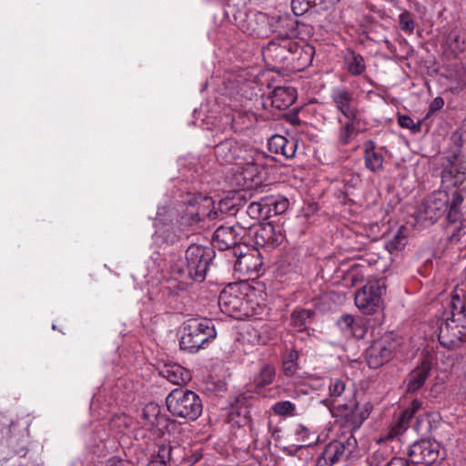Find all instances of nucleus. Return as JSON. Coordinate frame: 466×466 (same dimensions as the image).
Returning a JSON list of instances; mask_svg holds the SVG:
<instances>
[{
    "label": "nucleus",
    "instance_id": "f257e3e1",
    "mask_svg": "<svg viewBox=\"0 0 466 466\" xmlns=\"http://www.w3.org/2000/svg\"><path fill=\"white\" fill-rule=\"evenodd\" d=\"M215 257L210 247L193 244L185 251L184 258H178L172 266L171 271L179 280L187 285L192 281H203L208 268Z\"/></svg>",
    "mask_w": 466,
    "mask_h": 466
},
{
    "label": "nucleus",
    "instance_id": "f03ea898",
    "mask_svg": "<svg viewBox=\"0 0 466 466\" xmlns=\"http://www.w3.org/2000/svg\"><path fill=\"white\" fill-rule=\"evenodd\" d=\"M216 337L217 330L211 319H189L181 328L180 350L188 353H197Z\"/></svg>",
    "mask_w": 466,
    "mask_h": 466
},
{
    "label": "nucleus",
    "instance_id": "7ed1b4c3",
    "mask_svg": "<svg viewBox=\"0 0 466 466\" xmlns=\"http://www.w3.org/2000/svg\"><path fill=\"white\" fill-rule=\"evenodd\" d=\"M169 412L187 420H196L202 413L203 405L199 396L192 390L177 388L166 399Z\"/></svg>",
    "mask_w": 466,
    "mask_h": 466
},
{
    "label": "nucleus",
    "instance_id": "20e7f679",
    "mask_svg": "<svg viewBox=\"0 0 466 466\" xmlns=\"http://www.w3.org/2000/svg\"><path fill=\"white\" fill-rule=\"evenodd\" d=\"M372 408L370 402L360 405L356 399H351L349 402L339 404L333 411L336 417L340 418L341 426L349 435H353L369 418Z\"/></svg>",
    "mask_w": 466,
    "mask_h": 466
},
{
    "label": "nucleus",
    "instance_id": "39448f33",
    "mask_svg": "<svg viewBox=\"0 0 466 466\" xmlns=\"http://www.w3.org/2000/svg\"><path fill=\"white\" fill-rule=\"evenodd\" d=\"M451 315L439 324L438 340L442 347L455 350L466 342V319Z\"/></svg>",
    "mask_w": 466,
    "mask_h": 466
},
{
    "label": "nucleus",
    "instance_id": "423d86ee",
    "mask_svg": "<svg viewBox=\"0 0 466 466\" xmlns=\"http://www.w3.org/2000/svg\"><path fill=\"white\" fill-rule=\"evenodd\" d=\"M386 291L383 280L368 281L355 295V304L364 314H374L382 303V295Z\"/></svg>",
    "mask_w": 466,
    "mask_h": 466
},
{
    "label": "nucleus",
    "instance_id": "0eeeda50",
    "mask_svg": "<svg viewBox=\"0 0 466 466\" xmlns=\"http://www.w3.org/2000/svg\"><path fill=\"white\" fill-rule=\"evenodd\" d=\"M399 347V341L392 333L385 334L373 343L366 350V360L370 368L378 369L389 362L394 356Z\"/></svg>",
    "mask_w": 466,
    "mask_h": 466
},
{
    "label": "nucleus",
    "instance_id": "6e6552de",
    "mask_svg": "<svg viewBox=\"0 0 466 466\" xmlns=\"http://www.w3.org/2000/svg\"><path fill=\"white\" fill-rule=\"evenodd\" d=\"M356 447L357 440L352 434L334 440L326 445L315 466H333L346 454H351Z\"/></svg>",
    "mask_w": 466,
    "mask_h": 466
},
{
    "label": "nucleus",
    "instance_id": "1a4fd4ad",
    "mask_svg": "<svg viewBox=\"0 0 466 466\" xmlns=\"http://www.w3.org/2000/svg\"><path fill=\"white\" fill-rule=\"evenodd\" d=\"M411 464L431 466L441 460V444L432 440H420L411 444L408 451Z\"/></svg>",
    "mask_w": 466,
    "mask_h": 466
},
{
    "label": "nucleus",
    "instance_id": "9d476101",
    "mask_svg": "<svg viewBox=\"0 0 466 466\" xmlns=\"http://www.w3.org/2000/svg\"><path fill=\"white\" fill-rule=\"evenodd\" d=\"M248 234V229L239 224L234 226H219L212 237L214 248L219 250H238L242 247V241Z\"/></svg>",
    "mask_w": 466,
    "mask_h": 466
},
{
    "label": "nucleus",
    "instance_id": "9b49d317",
    "mask_svg": "<svg viewBox=\"0 0 466 466\" xmlns=\"http://www.w3.org/2000/svg\"><path fill=\"white\" fill-rule=\"evenodd\" d=\"M233 255L237 258L234 262L235 271L243 275L258 274L260 271L262 260L257 249H250L244 245L234 251Z\"/></svg>",
    "mask_w": 466,
    "mask_h": 466
},
{
    "label": "nucleus",
    "instance_id": "f8f14e48",
    "mask_svg": "<svg viewBox=\"0 0 466 466\" xmlns=\"http://www.w3.org/2000/svg\"><path fill=\"white\" fill-rule=\"evenodd\" d=\"M328 390V396L322 402L333 410L338 408L339 404L349 402L351 399H356L354 390L347 387L346 380L342 379H329Z\"/></svg>",
    "mask_w": 466,
    "mask_h": 466
},
{
    "label": "nucleus",
    "instance_id": "ddd939ff",
    "mask_svg": "<svg viewBox=\"0 0 466 466\" xmlns=\"http://www.w3.org/2000/svg\"><path fill=\"white\" fill-rule=\"evenodd\" d=\"M248 229V234L252 235L254 243L257 247L273 248L279 246L283 239V235L275 227L267 223L257 227H250Z\"/></svg>",
    "mask_w": 466,
    "mask_h": 466
},
{
    "label": "nucleus",
    "instance_id": "4468645a",
    "mask_svg": "<svg viewBox=\"0 0 466 466\" xmlns=\"http://www.w3.org/2000/svg\"><path fill=\"white\" fill-rule=\"evenodd\" d=\"M296 100V90L291 86H277L263 99L262 106L265 109L276 108L285 110Z\"/></svg>",
    "mask_w": 466,
    "mask_h": 466
},
{
    "label": "nucleus",
    "instance_id": "2eb2a0df",
    "mask_svg": "<svg viewBox=\"0 0 466 466\" xmlns=\"http://www.w3.org/2000/svg\"><path fill=\"white\" fill-rule=\"evenodd\" d=\"M292 43L291 39L277 37L262 49V55L265 59H269L274 63L284 64L289 61Z\"/></svg>",
    "mask_w": 466,
    "mask_h": 466
},
{
    "label": "nucleus",
    "instance_id": "dca6fc26",
    "mask_svg": "<svg viewBox=\"0 0 466 466\" xmlns=\"http://www.w3.org/2000/svg\"><path fill=\"white\" fill-rule=\"evenodd\" d=\"M337 139L339 145H349L360 132V119L358 115L338 116Z\"/></svg>",
    "mask_w": 466,
    "mask_h": 466
},
{
    "label": "nucleus",
    "instance_id": "f3484780",
    "mask_svg": "<svg viewBox=\"0 0 466 466\" xmlns=\"http://www.w3.org/2000/svg\"><path fill=\"white\" fill-rule=\"evenodd\" d=\"M331 100L341 116L358 115V108L353 105V93L345 86H337L331 89Z\"/></svg>",
    "mask_w": 466,
    "mask_h": 466
},
{
    "label": "nucleus",
    "instance_id": "a211bd4d",
    "mask_svg": "<svg viewBox=\"0 0 466 466\" xmlns=\"http://www.w3.org/2000/svg\"><path fill=\"white\" fill-rule=\"evenodd\" d=\"M273 18L267 14L257 12L248 15L246 32L257 37H267L273 29Z\"/></svg>",
    "mask_w": 466,
    "mask_h": 466
},
{
    "label": "nucleus",
    "instance_id": "6ab92c4d",
    "mask_svg": "<svg viewBox=\"0 0 466 466\" xmlns=\"http://www.w3.org/2000/svg\"><path fill=\"white\" fill-rule=\"evenodd\" d=\"M314 54L315 49L311 45L300 46L298 42L293 41L288 63H291L293 67L299 71L304 70L311 65Z\"/></svg>",
    "mask_w": 466,
    "mask_h": 466
},
{
    "label": "nucleus",
    "instance_id": "aec40b11",
    "mask_svg": "<svg viewBox=\"0 0 466 466\" xmlns=\"http://www.w3.org/2000/svg\"><path fill=\"white\" fill-rule=\"evenodd\" d=\"M143 419L151 430L159 433L167 428L169 422V419L162 413L161 407L154 402H150L144 407Z\"/></svg>",
    "mask_w": 466,
    "mask_h": 466
},
{
    "label": "nucleus",
    "instance_id": "412c9836",
    "mask_svg": "<svg viewBox=\"0 0 466 466\" xmlns=\"http://www.w3.org/2000/svg\"><path fill=\"white\" fill-rule=\"evenodd\" d=\"M377 148L373 140H367L363 145L365 167L371 172L377 173L383 169L384 157Z\"/></svg>",
    "mask_w": 466,
    "mask_h": 466
},
{
    "label": "nucleus",
    "instance_id": "4be33fe9",
    "mask_svg": "<svg viewBox=\"0 0 466 466\" xmlns=\"http://www.w3.org/2000/svg\"><path fill=\"white\" fill-rule=\"evenodd\" d=\"M431 370V365L430 361L424 359L421 363L410 373L407 381V390L409 392L419 390L424 385Z\"/></svg>",
    "mask_w": 466,
    "mask_h": 466
},
{
    "label": "nucleus",
    "instance_id": "5701e85b",
    "mask_svg": "<svg viewBox=\"0 0 466 466\" xmlns=\"http://www.w3.org/2000/svg\"><path fill=\"white\" fill-rule=\"evenodd\" d=\"M155 228L156 229L155 233L153 234V240L157 245H171L177 242L182 237L180 228H176L171 223L164 224L162 226H156Z\"/></svg>",
    "mask_w": 466,
    "mask_h": 466
},
{
    "label": "nucleus",
    "instance_id": "b1692460",
    "mask_svg": "<svg viewBox=\"0 0 466 466\" xmlns=\"http://www.w3.org/2000/svg\"><path fill=\"white\" fill-rule=\"evenodd\" d=\"M276 378V368L273 364L263 362L254 375L253 385L255 391L260 393L267 386L271 385Z\"/></svg>",
    "mask_w": 466,
    "mask_h": 466
},
{
    "label": "nucleus",
    "instance_id": "393cba45",
    "mask_svg": "<svg viewBox=\"0 0 466 466\" xmlns=\"http://www.w3.org/2000/svg\"><path fill=\"white\" fill-rule=\"evenodd\" d=\"M420 408V403L418 400L412 401L410 407L400 413L394 425L390 428L388 438L393 439L401 434L408 428L410 420Z\"/></svg>",
    "mask_w": 466,
    "mask_h": 466
},
{
    "label": "nucleus",
    "instance_id": "a878e982",
    "mask_svg": "<svg viewBox=\"0 0 466 466\" xmlns=\"http://www.w3.org/2000/svg\"><path fill=\"white\" fill-rule=\"evenodd\" d=\"M420 408V403L418 400L412 401L410 407L400 413L394 425L390 428L388 438L393 439L401 434L408 428L410 420Z\"/></svg>",
    "mask_w": 466,
    "mask_h": 466
},
{
    "label": "nucleus",
    "instance_id": "bb28decb",
    "mask_svg": "<svg viewBox=\"0 0 466 466\" xmlns=\"http://www.w3.org/2000/svg\"><path fill=\"white\" fill-rule=\"evenodd\" d=\"M239 148L237 143L233 140L227 139L215 147V155L218 160L225 164L232 163L234 160L238 158Z\"/></svg>",
    "mask_w": 466,
    "mask_h": 466
},
{
    "label": "nucleus",
    "instance_id": "cd10ccee",
    "mask_svg": "<svg viewBox=\"0 0 466 466\" xmlns=\"http://www.w3.org/2000/svg\"><path fill=\"white\" fill-rule=\"evenodd\" d=\"M181 450L178 446H172L170 443H164L158 446L157 455L150 461L148 466H166L168 462L175 461Z\"/></svg>",
    "mask_w": 466,
    "mask_h": 466
},
{
    "label": "nucleus",
    "instance_id": "c85d7f7f",
    "mask_svg": "<svg viewBox=\"0 0 466 466\" xmlns=\"http://www.w3.org/2000/svg\"><path fill=\"white\" fill-rule=\"evenodd\" d=\"M449 307L451 314L459 315L461 319H466V287L457 288L452 292Z\"/></svg>",
    "mask_w": 466,
    "mask_h": 466
},
{
    "label": "nucleus",
    "instance_id": "c756f323",
    "mask_svg": "<svg viewBox=\"0 0 466 466\" xmlns=\"http://www.w3.org/2000/svg\"><path fill=\"white\" fill-rule=\"evenodd\" d=\"M299 353L295 349H286L282 354V372L287 377H293L299 370Z\"/></svg>",
    "mask_w": 466,
    "mask_h": 466
},
{
    "label": "nucleus",
    "instance_id": "7c9ffc66",
    "mask_svg": "<svg viewBox=\"0 0 466 466\" xmlns=\"http://www.w3.org/2000/svg\"><path fill=\"white\" fill-rule=\"evenodd\" d=\"M162 374L168 381L177 385L185 384L191 379L189 371L177 364L166 367Z\"/></svg>",
    "mask_w": 466,
    "mask_h": 466
},
{
    "label": "nucleus",
    "instance_id": "2f4dec72",
    "mask_svg": "<svg viewBox=\"0 0 466 466\" xmlns=\"http://www.w3.org/2000/svg\"><path fill=\"white\" fill-rule=\"evenodd\" d=\"M268 218L283 214L289 208V200L282 196H268L264 198Z\"/></svg>",
    "mask_w": 466,
    "mask_h": 466
},
{
    "label": "nucleus",
    "instance_id": "473e14b6",
    "mask_svg": "<svg viewBox=\"0 0 466 466\" xmlns=\"http://www.w3.org/2000/svg\"><path fill=\"white\" fill-rule=\"evenodd\" d=\"M296 20L289 17V15L279 17L273 25L272 32H278V37L291 39L296 35Z\"/></svg>",
    "mask_w": 466,
    "mask_h": 466
},
{
    "label": "nucleus",
    "instance_id": "72a5a7b5",
    "mask_svg": "<svg viewBox=\"0 0 466 466\" xmlns=\"http://www.w3.org/2000/svg\"><path fill=\"white\" fill-rule=\"evenodd\" d=\"M254 115L249 112H235L231 118V128L236 133H241L250 128L254 124Z\"/></svg>",
    "mask_w": 466,
    "mask_h": 466
},
{
    "label": "nucleus",
    "instance_id": "f704fd0d",
    "mask_svg": "<svg viewBox=\"0 0 466 466\" xmlns=\"http://www.w3.org/2000/svg\"><path fill=\"white\" fill-rule=\"evenodd\" d=\"M218 306L225 314L233 315L239 309L240 299L237 296L223 291L218 297Z\"/></svg>",
    "mask_w": 466,
    "mask_h": 466
},
{
    "label": "nucleus",
    "instance_id": "c9c22d12",
    "mask_svg": "<svg viewBox=\"0 0 466 466\" xmlns=\"http://www.w3.org/2000/svg\"><path fill=\"white\" fill-rule=\"evenodd\" d=\"M345 64L347 70L353 76H360L366 70L364 58L354 52L345 56Z\"/></svg>",
    "mask_w": 466,
    "mask_h": 466
},
{
    "label": "nucleus",
    "instance_id": "e433bc0d",
    "mask_svg": "<svg viewBox=\"0 0 466 466\" xmlns=\"http://www.w3.org/2000/svg\"><path fill=\"white\" fill-rule=\"evenodd\" d=\"M407 228L400 227L393 237L386 242V248L390 253L401 250L407 244Z\"/></svg>",
    "mask_w": 466,
    "mask_h": 466
},
{
    "label": "nucleus",
    "instance_id": "4c0bfd02",
    "mask_svg": "<svg viewBox=\"0 0 466 466\" xmlns=\"http://www.w3.org/2000/svg\"><path fill=\"white\" fill-rule=\"evenodd\" d=\"M312 313L307 309L295 310L290 317V324L297 331H303L307 329L308 320Z\"/></svg>",
    "mask_w": 466,
    "mask_h": 466
},
{
    "label": "nucleus",
    "instance_id": "58836bf2",
    "mask_svg": "<svg viewBox=\"0 0 466 466\" xmlns=\"http://www.w3.org/2000/svg\"><path fill=\"white\" fill-rule=\"evenodd\" d=\"M448 203V198L445 194L439 193L431 196L427 201V212L433 213V215L437 216L436 211L441 210L446 207Z\"/></svg>",
    "mask_w": 466,
    "mask_h": 466
},
{
    "label": "nucleus",
    "instance_id": "ea45409f",
    "mask_svg": "<svg viewBox=\"0 0 466 466\" xmlns=\"http://www.w3.org/2000/svg\"><path fill=\"white\" fill-rule=\"evenodd\" d=\"M177 212L170 207H158L154 226H162L173 221Z\"/></svg>",
    "mask_w": 466,
    "mask_h": 466
},
{
    "label": "nucleus",
    "instance_id": "a19ab883",
    "mask_svg": "<svg viewBox=\"0 0 466 466\" xmlns=\"http://www.w3.org/2000/svg\"><path fill=\"white\" fill-rule=\"evenodd\" d=\"M446 44L454 55L461 53L465 47L464 40L461 39L457 30H452L449 33Z\"/></svg>",
    "mask_w": 466,
    "mask_h": 466
},
{
    "label": "nucleus",
    "instance_id": "79ce46f5",
    "mask_svg": "<svg viewBox=\"0 0 466 466\" xmlns=\"http://www.w3.org/2000/svg\"><path fill=\"white\" fill-rule=\"evenodd\" d=\"M271 410L279 416H294L296 405L289 400H281L274 403Z\"/></svg>",
    "mask_w": 466,
    "mask_h": 466
},
{
    "label": "nucleus",
    "instance_id": "37998d69",
    "mask_svg": "<svg viewBox=\"0 0 466 466\" xmlns=\"http://www.w3.org/2000/svg\"><path fill=\"white\" fill-rule=\"evenodd\" d=\"M266 210L265 200L262 198L259 201H254L248 206L247 213L248 215L254 218H267L268 214L264 213Z\"/></svg>",
    "mask_w": 466,
    "mask_h": 466
},
{
    "label": "nucleus",
    "instance_id": "c03bdc74",
    "mask_svg": "<svg viewBox=\"0 0 466 466\" xmlns=\"http://www.w3.org/2000/svg\"><path fill=\"white\" fill-rule=\"evenodd\" d=\"M201 213L199 208L194 205L189 204L184 214L180 217L181 225H192L200 221Z\"/></svg>",
    "mask_w": 466,
    "mask_h": 466
},
{
    "label": "nucleus",
    "instance_id": "a18cd8bd",
    "mask_svg": "<svg viewBox=\"0 0 466 466\" xmlns=\"http://www.w3.org/2000/svg\"><path fill=\"white\" fill-rule=\"evenodd\" d=\"M399 25L402 31L411 35L415 29V22L410 12H403L399 15Z\"/></svg>",
    "mask_w": 466,
    "mask_h": 466
},
{
    "label": "nucleus",
    "instance_id": "49530a36",
    "mask_svg": "<svg viewBox=\"0 0 466 466\" xmlns=\"http://www.w3.org/2000/svg\"><path fill=\"white\" fill-rule=\"evenodd\" d=\"M367 332L366 320L360 317H355L352 330L350 338L363 339Z\"/></svg>",
    "mask_w": 466,
    "mask_h": 466
},
{
    "label": "nucleus",
    "instance_id": "de8ad7c7",
    "mask_svg": "<svg viewBox=\"0 0 466 466\" xmlns=\"http://www.w3.org/2000/svg\"><path fill=\"white\" fill-rule=\"evenodd\" d=\"M419 434L425 435L431 432L432 425L428 414L419 416L414 426Z\"/></svg>",
    "mask_w": 466,
    "mask_h": 466
},
{
    "label": "nucleus",
    "instance_id": "09e8293b",
    "mask_svg": "<svg viewBox=\"0 0 466 466\" xmlns=\"http://www.w3.org/2000/svg\"><path fill=\"white\" fill-rule=\"evenodd\" d=\"M355 317L352 315H344L337 322V325L344 337L350 338L352 330Z\"/></svg>",
    "mask_w": 466,
    "mask_h": 466
},
{
    "label": "nucleus",
    "instance_id": "8fccbe9b",
    "mask_svg": "<svg viewBox=\"0 0 466 466\" xmlns=\"http://www.w3.org/2000/svg\"><path fill=\"white\" fill-rule=\"evenodd\" d=\"M398 124L403 128L410 129L414 133L419 132L420 129V123H414L412 118L406 115L399 116Z\"/></svg>",
    "mask_w": 466,
    "mask_h": 466
},
{
    "label": "nucleus",
    "instance_id": "3c124183",
    "mask_svg": "<svg viewBox=\"0 0 466 466\" xmlns=\"http://www.w3.org/2000/svg\"><path fill=\"white\" fill-rule=\"evenodd\" d=\"M451 231L450 236L451 242H459L461 238L466 234V220L461 221L460 225L451 227L449 228Z\"/></svg>",
    "mask_w": 466,
    "mask_h": 466
},
{
    "label": "nucleus",
    "instance_id": "603ef678",
    "mask_svg": "<svg viewBox=\"0 0 466 466\" xmlns=\"http://www.w3.org/2000/svg\"><path fill=\"white\" fill-rule=\"evenodd\" d=\"M313 5L309 0H292L291 7L296 15H303Z\"/></svg>",
    "mask_w": 466,
    "mask_h": 466
},
{
    "label": "nucleus",
    "instance_id": "864d4df0",
    "mask_svg": "<svg viewBox=\"0 0 466 466\" xmlns=\"http://www.w3.org/2000/svg\"><path fill=\"white\" fill-rule=\"evenodd\" d=\"M287 140L288 139H286L282 136H279V135L273 136L269 140V147L272 150L275 151V153L279 154L281 147H283V146L286 145Z\"/></svg>",
    "mask_w": 466,
    "mask_h": 466
},
{
    "label": "nucleus",
    "instance_id": "5fc2aeb1",
    "mask_svg": "<svg viewBox=\"0 0 466 466\" xmlns=\"http://www.w3.org/2000/svg\"><path fill=\"white\" fill-rule=\"evenodd\" d=\"M296 152V143L294 141H286V145L281 147L279 154H282L287 158L294 157Z\"/></svg>",
    "mask_w": 466,
    "mask_h": 466
},
{
    "label": "nucleus",
    "instance_id": "6e6d98bb",
    "mask_svg": "<svg viewBox=\"0 0 466 466\" xmlns=\"http://www.w3.org/2000/svg\"><path fill=\"white\" fill-rule=\"evenodd\" d=\"M444 106V100L442 97L441 96H437L435 97L431 105H430V107H429V112L427 114V116H429L430 115L433 114L434 112H436L437 110H440Z\"/></svg>",
    "mask_w": 466,
    "mask_h": 466
},
{
    "label": "nucleus",
    "instance_id": "4d7b16f0",
    "mask_svg": "<svg viewBox=\"0 0 466 466\" xmlns=\"http://www.w3.org/2000/svg\"><path fill=\"white\" fill-rule=\"evenodd\" d=\"M462 202H463L462 196L458 191H454L451 196V198L449 202L448 208L460 209V207L462 204Z\"/></svg>",
    "mask_w": 466,
    "mask_h": 466
},
{
    "label": "nucleus",
    "instance_id": "13d9d810",
    "mask_svg": "<svg viewBox=\"0 0 466 466\" xmlns=\"http://www.w3.org/2000/svg\"><path fill=\"white\" fill-rule=\"evenodd\" d=\"M460 218V209L448 208L446 218L451 225L454 224Z\"/></svg>",
    "mask_w": 466,
    "mask_h": 466
},
{
    "label": "nucleus",
    "instance_id": "bf43d9fd",
    "mask_svg": "<svg viewBox=\"0 0 466 466\" xmlns=\"http://www.w3.org/2000/svg\"><path fill=\"white\" fill-rule=\"evenodd\" d=\"M106 466H132L128 461L118 459L112 458L108 460Z\"/></svg>",
    "mask_w": 466,
    "mask_h": 466
},
{
    "label": "nucleus",
    "instance_id": "052dcab7",
    "mask_svg": "<svg viewBox=\"0 0 466 466\" xmlns=\"http://www.w3.org/2000/svg\"><path fill=\"white\" fill-rule=\"evenodd\" d=\"M273 339V336L270 334H268V335H259L258 336V341L261 343V344H267L268 343L270 340Z\"/></svg>",
    "mask_w": 466,
    "mask_h": 466
},
{
    "label": "nucleus",
    "instance_id": "680f3d73",
    "mask_svg": "<svg viewBox=\"0 0 466 466\" xmlns=\"http://www.w3.org/2000/svg\"><path fill=\"white\" fill-rule=\"evenodd\" d=\"M207 217H208V219H210V220L216 219V218L218 217V210H216V209L211 210V211H209V212L207 214Z\"/></svg>",
    "mask_w": 466,
    "mask_h": 466
},
{
    "label": "nucleus",
    "instance_id": "e2e57ef3",
    "mask_svg": "<svg viewBox=\"0 0 466 466\" xmlns=\"http://www.w3.org/2000/svg\"><path fill=\"white\" fill-rule=\"evenodd\" d=\"M461 71H462V68H461V69H460V71H459V72H458V74H457L458 79H459L460 81H462Z\"/></svg>",
    "mask_w": 466,
    "mask_h": 466
}]
</instances>
